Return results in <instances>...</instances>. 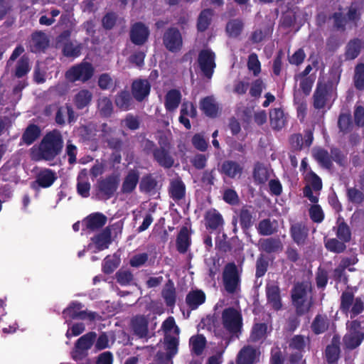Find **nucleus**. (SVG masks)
Wrapping results in <instances>:
<instances>
[{
  "instance_id": "14",
  "label": "nucleus",
  "mask_w": 364,
  "mask_h": 364,
  "mask_svg": "<svg viewBox=\"0 0 364 364\" xmlns=\"http://www.w3.org/2000/svg\"><path fill=\"white\" fill-rule=\"evenodd\" d=\"M360 9L356 4H353L347 14V16H343L342 13H335L333 19L335 26L337 28H343L348 23H356V21L360 18Z\"/></svg>"
},
{
  "instance_id": "56",
  "label": "nucleus",
  "mask_w": 364,
  "mask_h": 364,
  "mask_svg": "<svg viewBox=\"0 0 364 364\" xmlns=\"http://www.w3.org/2000/svg\"><path fill=\"white\" fill-rule=\"evenodd\" d=\"M354 83L357 89H364V64H358L355 67Z\"/></svg>"
},
{
  "instance_id": "38",
  "label": "nucleus",
  "mask_w": 364,
  "mask_h": 364,
  "mask_svg": "<svg viewBox=\"0 0 364 364\" xmlns=\"http://www.w3.org/2000/svg\"><path fill=\"white\" fill-rule=\"evenodd\" d=\"M147 320L144 316H136L132 320V328L139 337H145L148 332Z\"/></svg>"
},
{
  "instance_id": "58",
  "label": "nucleus",
  "mask_w": 364,
  "mask_h": 364,
  "mask_svg": "<svg viewBox=\"0 0 364 364\" xmlns=\"http://www.w3.org/2000/svg\"><path fill=\"white\" fill-rule=\"evenodd\" d=\"M118 283L122 286L131 284L133 281V275L129 270L121 269L116 274Z\"/></svg>"
},
{
  "instance_id": "8",
  "label": "nucleus",
  "mask_w": 364,
  "mask_h": 364,
  "mask_svg": "<svg viewBox=\"0 0 364 364\" xmlns=\"http://www.w3.org/2000/svg\"><path fill=\"white\" fill-rule=\"evenodd\" d=\"M179 336H165L164 346L166 350L158 352L156 359L161 364H173L172 358L178 353Z\"/></svg>"
},
{
  "instance_id": "27",
  "label": "nucleus",
  "mask_w": 364,
  "mask_h": 364,
  "mask_svg": "<svg viewBox=\"0 0 364 364\" xmlns=\"http://www.w3.org/2000/svg\"><path fill=\"white\" fill-rule=\"evenodd\" d=\"M304 21L305 18L299 9H294V10L288 11L284 14L282 20V26L284 27H290L294 23L301 24Z\"/></svg>"
},
{
  "instance_id": "54",
  "label": "nucleus",
  "mask_w": 364,
  "mask_h": 364,
  "mask_svg": "<svg viewBox=\"0 0 364 364\" xmlns=\"http://www.w3.org/2000/svg\"><path fill=\"white\" fill-rule=\"evenodd\" d=\"M116 105L124 110L129 108L131 104V97L128 92L124 91L119 93L115 100Z\"/></svg>"
},
{
  "instance_id": "23",
  "label": "nucleus",
  "mask_w": 364,
  "mask_h": 364,
  "mask_svg": "<svg viewBox=\"0 0 364 364\" xmlns=\"http://www.w3.org/2000/svg\"><path fill=\"white\" fill-rule=\"evenodd\" d=\"M270 124L274 129H282L287 123V116L280 108H274L269 112Z\"/></svg>"
},
{
  "instance_id": "15",
  "label": "nucleus",
  "mask_w": 364,
  "mask_h": 364,
  "mask_svg": "<svg viewBox=\"0 0 364 364\" xmlns=\"http://www.w3.org/2000/svg\"><path fill=\"white\" fill-rule=\"evenodd\" d=\"M164 43L171 52H177L181 50L183 44L180 32L174 28L168 30L164 36Z\"/></svg>"
},
{
  "instance_id": "11",
  "label": "nucleus",
  "mask_w": 364,
  "mask_h": 364,
  "mask_svg": "<svg viewBox=\"0 0 364 364\" xmlns=\"http://www.w3.org/2000/svg\"><path fill=\"white\" fill-rule=\"evenodd\" d=\"M82 305L78 302H73L63 311V316L65 323H69L70 318L89 319L90 321L96 319L98 315L95 312H86L81 311Z\"/></svg>"
},
{
  "instance_id": "13",
  "label": "nucleus",
  "mask_w": 364,
  "mask_h": 364,
  "mask_svg": "<svg viewBox=\"0 0 364 364\" xmlns=\"http://www.w3.org/2000/svg\"><path fill=\"white\" fill-rule=\"evenodd\" d=\"M96 338L95 332H90L81 336L77 341L75 350L72 353V357L77 360L86 355V351L91 348Z\"/></svg>"
},
{
  "instance_id": "1",
  "label": "nucleus",
  "mask_w": 364,
  "mask_h": 364,
  "mask_svg": "<svg viewBox=\"0 0 364 364\" xmlns=\"http://www.w3.org/2000/svg\"><path fill=\"white\" fill-rule=\"evenodd\" d=\"M63 144L60 132L58 130H53L45 135L38 146L32 147L31 156L36 161L52 160L60 154Z\"/></svg>"
},
{
  "instance_id": "29",
  "label": "nucleus",
  "mask_w": 364,
  "mask_h": 364,
  "mask_svg": "<svg viewBox=\"0 0 364 364\" xmlns=\"http://www.w3.org/2000/svg\"><path fill=\"white\" fill-rule=\"evenodd\" d=\"M57 179L56 173L50 169L41 171L36 177V182L42 188H48Z\"/></svg>"
},
{
  "instance_id": "50",
  "label": "nucleus",
  "mask_w": 364,
  "mask_h": 364,
  "mask_svg": "<svg viewBox=\"0 0 364 364\" xmlns=\"http://www.w3.org/2000/svg\"><path fill=\"white\" fill-rule=\"evenodd\" d=\"M162 296L166 304L169 306H173L176 301V293L173 285L167 284L162 291Z\"/></svg>"
},
{
  "instance_id": "35",
  "label": "nucleus",
  "mask_w": 364,
  "mask_h": 364,
  "mask_svg": "<svg viewBox=\"0 0 364 364\" xmlns=\"http://www.w3.org/2000/svg\"><path fill=\"white\" fill-rule=\"evenodd\" d=\"M139 181V173L136 171H130L125 177L122 186V191L124 193L132 192Z\"/></svg>"
},
{
  "instance_id": "3",
  "label": "nucleus",
  "mask_w": 364,
  "mask_h": 364,
  "mask_svg": "<svg viewBox=\"0 0 364 364\" xmlns=\"http://www.w3.org/2000/svg\"><path fill=\"white\" fill-rule=\"evenodd\" d=\"M336 97V87L333 83L323 84L318 82L314 95V107L316 109L323 108Z\"/></svg>"
},
{
  "instance_id": "61",
  "label": "nucleus",
  "mask_w": 364,
  "mask_h": 364,
  "mask_svg": "<svg viewBox=\"0 0 364 364\" xmlns=\"http://www.w3.org/2000/svg\"><path fill=\"white\" fill-rule=\"evenodd\" d=\"M309 215L311 219L317 223H320L324 218V213L320 205H313L309 209Z\"/></svg>"
},
{
  "instance_id": "9",
  "label": "nucleus",
  "mask_w": 364,
  "mask_h": 364,
  "mask_svg": "<svg viewBox=\"0 0 364 364\" xmlns=\"http://www.w3.org/2000/svg\"><path fill=\"white\" fill-rule=\"evenodd\" d=\"M364 307V304L361 299L354 298L353 294L350 292H343L341 296V309L346 314H350L353 318L360 314Z\"/></svg>"
},
{
  "instance_id": "43",
  "label": "nucleus",
  "mask_w": 364,
  "mask_h": 364,
  "mask_svg": "<svg viewBox=\"0 0 364 364\" xmlns=\"http://www.w3.org/2000/svg\"><path fill=\"white\" fill-rule=\"evenodd\" d=\"M92 93L87 90H80L75 97V104L78 109H82L89 105L92 100Z\"/></svg>"
},
{
  "instance_id": "21",
  "label": "nucleus",
  "mask_w": 364,
  "mask_h": 364,
  "mask_svg": "<svg viewBox=\"0 0 364 364\" xmlns=\"http://www.w3.org/2000/svg\"><path fill=\"white\" fill-rule=\"evenodd\" d=\"M242 171L243 167L240 164L230 160L225 161L220 168L221 173L231 178H240Z\"/></svg>"
},
{
  "instance_id": "64",
  "label": "nucleus",
  "mask_w": 364,
  "mask_h": 364,
  "mask_svg": "<svg viewBox=\"0 0 364 364\" xmlns=\"http://www.w3.org/2000/svg\"><path fill=\"white\" fill-rule=\"evenodd\" d=\"M248 69L253 73L255 75H257L261 71L260 63L258 60L257 55L255 53H252L248 58L247 62Z\"/></svg>"
},
{
  "instance_id": "41",
  "label": "nucleus",
  "mask_w": 364,
  "mask_h": 364,
  "mask_svg": "<svg viewBox=\"0 0 364 364\" xmlns=\"http://www.w3.org/2000/svg\"><path fill=\"white\" fill-rule=\"evenodd\" d=\"M41 130L36 125H29L22 136L23 141L27 144L31 145L40 135Z\"/></svg>"
},
{
  "instance_id": "28",
  "label": "nucleus",
  "mask_w": 364,
  "mask_h": 364,
  "mask_svg": "<svg viewBox=\"0 0 364 364\" xmlns=\"http://www.w3.org/2000/svg\"><path fill=\"white\" fill-rule=\"evenodd\" d=\"M77 193L83 198L90 196V183L88 181V172L86 169L82 170L77 177Z\"/></svg>"
},
{
  "instance_id": "5",
  "label": "nucleus",
  "mask_w": 364,
  "mask_h": 364,
  "mask_svg": "<svg viewBox=\"0 0 364 364\" xmlns=\"http://www.w3.org/2000/svg\"><path fill=\"white\" fill-rule=\"evenodd\" d=\"M346 326L347 333L343 337V343L347 348H356L361 344L364 338V333L360 323L358 321H348Z\"/></svg>"
},
{
  "instance_id": "6",
  "label": "nucleus",
  "mask_w": 364,
  "mask_h": 364,
  "mask_svg": "<svg viewBox=\"0 0 364 364\" xmlns=\"http://www.w3.org/2000/svg\"><path fill=\"white\" fill-rule=\"evenodd\" d=\"M94 74V68L87 62H82L72 66L65 73V78L70 82L80 81L82 82L89 80Z\"/></svg>"
},
{
  "instance_id": "46",
  "label": "nucleus",
  "mask_w": 364,
  "mask_h": 364,
  "mask_svg": "<svg viewBox=\"0 0 364 364\" xmlns=\"http://www.w3.org/2000/svg\"><path fill=\"white\" fill-rule=\"evenodd\" d=\"M268 331L267 325L265 323L255 324L252 331L250 339L252 341H258L267 336Z\"/></svg>"
},
{
  "instance_id": "30",
  "label": "nucleus",
  "mask_w": 364,
  "mask_h": 364,
  "mask_svg": "<svg viewBox=\"0 0 364 364\" xmlns=\"http://www.w3.org/2000/svg\"><path fill=\"white\" fill-rule=\"evenodd\" d=\"M205 225L208 228L216 230L223 224L222 215L215 209L208 210L205 216Z\"/></svg>"
},
{
  "instance_id": "26",
  "label": "nucleus",
  "mask_w": 364,
  "mask_h": 364,
  "mask_svg": "<svg viewBox=\"0 0 364 364\" xmlns=\"http://www.w3.org/2000/svg\"><path fill=\"white\" fill-rule=\"evenodd\" d=\"M48 46V40L45 33L37 32L33 34L30 43L31 50L38 53L43 50Z\"/></svg>"
},
{
  "instance_id": "51",
  "label": "nucleus",
  "mask_w": 364,
  "mask_h": 364,
  "mask_svg": "<svg viewBox=\"0 0 364 364\" xmlns=\"http://www.w3.org/2000/svg\"><path fill=\"white\" fill-rule=\"evenodd\" d=\"M336 235L338 238L343 242H348L350 240L351 232L349 227L343 222L338 223L337 227Z\"/></svg>"
},
{
  "instance_id": "49",
  "label": "nucleus",
  "mask_w": 364,
  "mask_h": 364,
  "mask_svg": "<svg viewBox=\"0 0 364 364\" xmlns=\"http://www.w3.org/2000/svg\"><path fill=\"white\" fill-rule=\"evenodd\" d=\"M243 24L240 20H232L228 23L226 32L230 37H237L242 30Z\"/></svg>"
},
{
  "instance_id": "40",
  "label": "nucleus",
  "mask_w": 364,
  "mask_h": 364,
  "mask_svg": "<svg viewBox=\"0 0 364 364\" xmlns=\"http://www.w3.org/2000/svg\"><path fill=\"white\" fill-rule=\"evenodd\" d=\"M190 245V237L188 230L186 228H183L177 237V248L178 250L184 253L187 251Z\"/></svg>"
},
{
  "instance_id": "33",
  "label": "nucleus",
  "mask_w": 364,
  "mask_h": 364,
  "mask_svg": "<svg viewBox=\"0 0 364 364\" xmlns=\"http://www.w3.org/2000/svg\"><path fill=\"white\" fill-rule=\"evenodd\" d=\"M267 296L268 302L272 306V307L278 310L281 308V299L279 295V289L274 284H269L267 287Z\"/></svg>"
},
{
  "instance_id": "62",
  "label": "nucleus",
  "mask_w": 364,
  "mask_h": 364,
  "mask_svg": "<svg viewBox=\"0 0 364 364\" xmlns=\"http://www.w3.org/2000/svg\"><path fill=\"white\" fill-rule=\"evenodd\" d=\"M348 200L353 203L359 204L364 199V194L355 188H350L347 191Z\"/></svg>"
},
{
  "instance_id": "24",
  "label": "nucleus",
  "mask_w": 364,
  "mask_h": 364,
  "mask_svg": "<svg viewBox=\"0 0 364 364\" xmlns=\"http://www.w3.org/2000/svg\"><path fill=\"white\" fill-rule=\"evenodd\" d=\"M159 143L161 148L154 151V159L161 166L169 168L173 165V160L166 150V148L168 147L167 145L161 141Z\"/></svg>"
},
{
  "instance_id": "22",
  "label": "nucleus",
  "mask_w": 364,
  "mask_h": 364,
  "mask_svg": "<svg viewBox=\"0 0 364 364\" xmlns=\"http://www.w3.org/2000/svg\"><path fill=\"white\" fill-rule=\"evenodd\" d=\"M305 346L304 338L301 336H295L289 343V350L292 352L296 350L294 354L290 357V362L293 364L298 363L301 359V351Z\"/></svg>"
},
{
  "instance_id": "34",
  "label": "nucleus",
  "mask_w": 364,
  "mask_h": 364,
  "mask_svg": "<svg viewBox=\"0 0 364 364\" xmlns=\"http://www.w3.org/2000/svg\"><path fill=\"white\" fill-rule=\"evenodd\" d=\"M181 99V92L177 90H171L168 91L166 95L165 107L168 111L175 110Z\"/></svg>"
},
{
  "instance_id": "31",
  "label": "nucleus",
  "mask_w": 364,
  "mask_h": 364,
  "mask_svg": "<svg viewBox=\"0 0 364 364\" xmlns=\"http://www.w3.org/2000/svg\"><path fill=\"white\" fill-rule=\"evenodd\" d=\"M169 193L176 202L183 198L186 194V186L183 182L181 179L173 180L170 183Z\"/></svg>"
},
{
  "instance_id": "12",
  "label": "nucleus",
  "mask_w": 364,
  "mask_h": 364,
  "mask_svg": "<svg viewBox=\"0 0 364 364\" xmlns=\"http://www.w3.org/2000/svg\"><path fill=\"white\" fill-rule=\"evenodd\" d=\"M215 53L209 50H201L198 55L199 67L205 77L211 78L215 68Z\"/></svg>"
},
{
  "instance_id": "42",
  "label": "nucleus",
  "mask_w": 364,
  "mask_h": 364,
  "mask_svg": "<svg viewBox=\"0 0 364 364\" xmlns=\"http://www.w3.org/2000/svg\"><path fill=\"white\" fill-rule=\"evenodd\" d=\"M165 336H179L180 330L176 325L173 317H168L162 323L161 326Z\"/></svg>"
},
{
  "instance_id": "7",
  "label": "nucleus",
  "mask_w": 364,
  "mask_h": 364,
  "mask_svg": "<svg viewBox=\"0 0 364 364\" xmlns=\"http://www.w3.org/2000/svg\"><path fill=\"white\" fill-rule=\"evenodd\" d=\"M222 323L224 328L230 333H238L242 326L240 312L234 308L225 309L222 314Z\"/></svg>"
},
{
  "instance_id": "20",
  "label": "nucleus",
  "mask_w": 364,
  "mask_h": 364,
  "mask_svg": "<svg viewBox=\"0 0 364 364\" xmlns=\"http://www.w3.org/2000/svg\"><path fill=\"white\" fill-rule=\"evenodd\" d=\"M132 95L138 101H142L150 92L151 85L147 80H136L132 83Z\"/></svg>"
},
{
  "instance_id": "17",
  "label": "nucleus",
  "mask_w": 364,
  "mask_h": 364,
  "mask_svg": "<svg viewBox=\"0 0 364 364\" xmlns=\"http://www.w3.org/2000/svg\"><path fill=\"white\" fill-rule=\"evenodd\" d=\"M260 352L258 349L250 346L242 348L237 358V364H254L259 360Z\"/></svg>"
},
{
  "instance_id": "39",
  "label": "nucleus",
  "mask_w": 364,
  "mask_h": 364,
  "mask_svg": "<svg viewBox=\"0 0 364 364\" xmlns=\"http://www.w3.org/2000/svg\"><path fill=\"white\" fill-rule=\"evenodd\" d=\"M270 171L261 164H257L253 171L255 181L257 183H264L269 178Z\"/></svg>"
},
{
  "instance_id": "47",
  "label": "nucleus",
  "mask_w": 364,
  "mask_h": 364,
  "mask_svg": "<svg viewBox=\"0 0 364 364\" xmlns=\"http://www.w3.org/2000/svg\"><path fill=\"white\" fill-rule=\"evenodd\" d=\"M259 248L267 252H275L281 247V243L278 240L268 238L259 241Z\"/></svg>"
},
{
  "instance_id": "36",
  "label": "nucleus",
  "mask_w": 364,
  "mask_h": 364,
  "mask_svg": "<svg viewBox=\"0 0 364 364\" xmlns=\"http://www.w3.org/2000/svg\"><path fill=\"white\" fill-rule=\"evenodd\" d=\"M364 46V42L358 39L350 41L346 50V58L348 60L355 59L360 53L361 48Z\"/></svg>"
},
{
  "instance_id": "32",
  "label": "nucleus",
  "mask_w": 364,
  "mask_h": 364,
  "mask_svg": "<svg viewBox=\"0 0 364 364\" xmlns=\"http://www.w3.org/2000/svg\"><path fill=\"white\" fill-rule=\"evenodd\" d=\"M186 300L191 309H196L205 302V294L201 290H193L188 294Z\"/></svg>"
},
{
  "instance_id": "25",
  "label": "nucleus",
  "mask_w": 364,
  "mask_h": 364,
  "mask_svg": "<svg viewBox=\"0 0 364 364\" xmlns=\"http://www.w3.org/2000/svg\"><path fill=\"white\" fill-rule=\"evenodd\" d=\"M200 109L208 117H215L219 111V105L213 96L203 98L200 104Z\"/></svg>"
},
{
  "instance_id": "52",
  "label": "nucleus",
  "mask_w": 364,
  "mask_h": 364,
  "mask_svg": "<svg viewBox=\"0 0 364 364\" xmlns=\"http://www.w3.org/2000/svg\"><path fill=\"white\" fill-rule=\"evenodd\" d=\"M340 349L338 344L333 341L332 344L328 346L326 349V357L329 363L336 362L339 355Z\"/></svg>"
},
{
  "instance_id": "19",
  "label": "nucleus",
  "mask_w": 364,
  "mask_h": 364,
  "mask_svg": "<svg viewBox=\"0 0 364 364\" xmlns=\"http://www.w3.org/2000/svg\"><path fill=\"white\" fill-rule=\"evenodd\" d=\"M107 222V217L101 213H94L86 217L83 225L88 230L95 231L103 227Z\"/></svg>"
},
{
  "instance_id": "16",
  "label": "nucleus",
  "mask_w": 364,
  "mask_h": 364,
  "mask_svg": "<svg viewBox=\"0 0 364 364\" xmlns=\"http://www.w3.org/2000/svg\"><path fill=\"white\" fill-rule=\"evenodd\" d=\"M119 183L117 176H109L98 182L100 193L106 198H109L116 191Z\"/></svg>"
},
{
  "instance_id": "45",
  "label": "nucleus",
  "mask_w": 364,
  "mask_h": 364,
  "mask_svg": "<svg viewBox=\"0 0 364 364\" xmlns=\"http://www.w3.org/2000/svg\"><path fill=\"white\" fill-rule=\"evenodd\" d=\"M306 186H309L316 192H318L322 188L321 179L314 172L309 171L304 175Z\"/></svg>"
},
{
  "instance_id": "18",
  "label": "nucleus",
  "mask_w": 364,
  "mask_h": 364,
  "mask_svg": "<svg viewBox=\"0 0 364 364\" xmlns=\"http://www.w3.org/2000/svg\"><path fill=\"white\" fill-rule=\"evenodd\" d=\"M149 35V31L141 23H136L133 25L130 31V38L133 43L136 45L144 44Z\"/></svg>"
},
{
  "instance_id": "57",
  "label": "nucleus",
  "mask_w": 364,
  "mask_h": 364,
  "mask_svg": "<svg viewBox=\"0 0 364 364\" xmlns=\"http://www.w3.org/2000/svg\"><path fill=\"white\" fill-rule=\"evenodd\" d=\"M325 246L328 250L337 253L342 252L346 249L345 242H340L334 238L326 240Z\"/></svg>"
},
{
  "instance_id": "53",
  "label": "nucleus",
  "mask_w": 364,
  "mask_h": 364,
  "mask_svg": "<svg viewBox=\"0 0 364 364\" xmlns=\"http://www.w3.org/2000/svg\"><path fill=\"white\" fill-rule=\"evenodd\" d=\"M98 110L101 115L108 117L112 112V103L107 97H102L98 102Z\"/></svg>"
},
{
  "instance_id": "55",
  "label": "nucleus",
  "mask_w": 364,
  "mask_h": 364,
  "mask_svg": "<svg viewBox=\"0 0 364 364\" xmlns=\"http://www.w3.org/2000/svg\"><path fill=\"white\" fill-rule=\"evenodd\" d=\"M212 15L213 13L210 9H205L200 13L198 21V29L199 31H203L208 28Z\"/></svg>"
},
{
  "instance_id": "48",
  "label": "nucleus",
  "mask_w": 364,
  "mask_h": 364,
  "mask_svg": "<svg viewBox=\"0 0 364 364\" xmlns=\"http://www.w3.org/2000/svg\"><path fill=\"white\" fill-rule=\"evenodd\" d=\"M30 69L28 58L23 56L17 63L15 70V76L22 77L30 71Z\"/></svg>"
},
{
  "instance_id": "60",
  "label": "nucleus",
  "mask_w": 364,
  "mask_h": 364,
  "mask_svg": "<svg viewBox=\"0 0 364 364\" xmlns=\"http://www.w3.org/2000/svg\"><path fill=\"white\" fill-rule=\"evenodd\" d=\"M315 159L323 166L328 168L331 166V159L326 151L318 149L314 152Z\"/></svg>"
},
{
  "instance_id": "59",
  "label": "nucleus",
  "mask_w": 364,
  "mask_h": 364,
  "mask_svg": "<svg viewBox=\"0 0 364 364\" xmlns=\"http://www.w3.org/2000/svg\"><path fill=\"white\" fill-rule=\"evenodd\" d=\"M327 318L326 317L322 316H317L313 323H312V329L314 332L316 334H319L323 333L327 328Z\"/></svg>"
},
{
  "instance_id": "2",
  "label": "nucleus",
  "mask_w": 364,
  "mask_h": 364,
  "mask_svg": "<svg viewBox=\"0 0 364 364\" xmlns=\"http://www.w3.org/2000/svg\"><path fill=\"white\" fill-rule=\"evenodd\" d=\"M311 290V284L308 282L298 283L295 285L292 294V301L299 314H303L310 307L308 294Z\"/></svg>"
},
{
  "instance_id": "44",
  "label": "nucleus",
  "mask_w": 364,
  "mask_h": 364,
  "mask_svg": "<svg viewBox=\"0 0 364 364\" xmlns=\"http://www.w3.org/2000/svg\"><path fill=\"white\" fill-rule=\"evenodd\" d=\"M189 343L191 351L196 355H200L202 353L205 346V338L202 335L192 336L190 338Z\"/></svg>"
},
{
  "instance_id": "4",
  "label": "nucleus",
  "mask_w": 364,
  "mask_h": 364,
  "mask_svg": "<svg viewBox=\"0 0 364 364\" xmlns=\"http://www.w3.org/2000/svg\"><path fill=\"white\" fill-rule=\"evenodd\" d=\"M225 289L230 294L237 293L240 290V274L234 263L225 265L223 273Z\"/></svg>"
},
{
  "instance_id": "10",
  "label": "nucleus",
  "mask_w": 364,
  "mask_h": 364,
  "mask_svg": "<svg viewBox=\"0 0 364 364\" xmlns=\"http://www.w3.org/2000/svg\"><path fill=\"white\" fill-rule=\"evenodd\" d=\"M111 242V230L109 228H106L101 232L92 237L87 250L92 252L102 251L108 248Z\"/></svg>"
},
{
  "instance_id": "37",
  "label": "nucleus",
  "mask_w": 364,
  "mask_h": 364,
  "mask_svg": "<svg viewBox=\"0 0 364 364\" xmlns=\"http://www.w3.org/2000/svg\"><path fill=\"white\" fill-rule=\"evenodd\" d=\"M291 232L294 240L299 245L304 242L308 235L307 228L300 223L293 225L291 228Z\"/></svg>"
},
{
  "instance_id": "63",
  "label": "nucleus",
  "mask_w": 364,
  "mask_h": 364,
  "mask_svg": "<svg viewBox=\"0 0 364 364\" xmlns=\"http://www.w3.org/2000/svg\"><path fill=\"white\" fill-rule=\"evenodd\" d=\"M80 45H74L73 43H67L63 48V54L67 57L75 58L78 57L81 52Z\"/></svg>"
}]
</instances>
